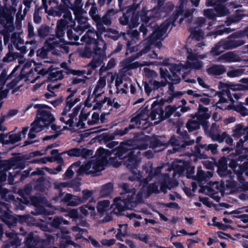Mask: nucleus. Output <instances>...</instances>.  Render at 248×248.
Listing matches in <instances>:
<instances>
[{
  "mask_svg": "<svg viewBox=\"0 0 248 248\" xmlns=\"http://www.w3.org/2000/svg\"><path fill=\"white\" fill-rule=\"evenodd\" d=\"M109 201L108 200L99 202L96 207L98 212L100 214H103L109 206Z\"/></svg>",
  "mask_w": 248,
  "mask_h": 248,
  "instance_id": "c9c22d12",
  "label": "nucleus"
},
{
  "mask_svg": "<svg viewBox=\"0 0 248 248\" xmlns=\"http://www.w3.org/2000/svg\"><path fill=\"white\" fill-rule=\"evenodd\" d=\"M206 17L205 18L204 17L200 16L198 17L196 21L193 23V26L195 25V26H198L199 28H201V27L203 26V25L205 24L206 22L207 21V19H208L209 21L208 22V27H212L215 23V21L217 20V16H205Z\"/></svg>",
  "mask_w": 248,
  "mask_h": 248,
  "instance_id": "b1692460",
  "label": "nucleus"
},
{
  "mask_svg": "<svg viewBox=\"0 0 248 248\" xmlns=\"http://www.w3.org/2000/svg\"><path fill=\"white\" fill-rule=\"evenodd\" d=\"M178 108L175 106L168 105L165 108V114L164 119L169 118L174 112L176 111Z\"/></svg>",
  "mask_w": 248,
  "mask_h": 248,
  "instance_id": "c03bdc74",
  "label": "nucleus"
},
{
  "mask_svg": "<svg viewBox=\"0 0 248 248\" xmlns=\"http://www.w3.org/2000/svg\"><path fill=\"white\" fill-rule=\"evenodd\" d=\"M158 105V102L157 100L155 101L151 105V111L150 114V117L153 121L156 120V117L158 113L157 108V106Z\"/></svg>",
  "mask_w": 248,
  "mask_h": 248,
  "instance_id": "49530a36",
  "label": "nucleus"
},
{
  "mask_svg": "<svg viewBox=\"0 0 248 248\" xmlns=\"http://www.w3.org/2000/svg\"><path fill=\"white\" fill-rule=\"evenodd\" d=\"M148 144L145 142V136L142 134L135 133L133 139L121 142L119 146L109 151L99 147L95 153V155L99 160H106L108 163V158L110 160L119 158L124 161V165L127 169L135 168L140 161V150H146Z\"/></svg>",
  "mask_w": 248,
  "mask_h": 248,
  "instance_id": "f03ea898",
  "label": "nucleus"
},
{
  "mask_svg": "<svg viewBox=\"0 0 248 248\" xmlns=\"http://www.w3.org/2000/svg\"><path fill=\"white\" fill-rule=\"evenodd\" d=\"M240 81L243 83L244 84H235V86L237 88H232V91H244V90H248V78H242Z\"/></svg>",
  "mask_w": 248,
  "mask_h": 248,
  "instance_id": "e433bc0d",
  "label": "nucleus"
},
{
  "mask_svg": "<svg viewBox=\"0 0 248 248\" xmlns=\"http://www.w3.org/2000/svg\"><path fill=\"white\" fill-rule=\"evenodd\" d=\"M123 38L126 41L127 46L129 47L133 42H136L140 39V32L137 30H127L126 33H122Z\"/></svg>",
  "mask_w": 248,
  "mask_h": 248,
  "instance_id": "a211bd4d",
  "label": "nucleus"
},
{
  "mask_svg": "<svg viewBox=\"0 0 248 248\" xmlns=\"http://www.w3.org/2000/svg\"><path fill=\"white\" fill-rule=\"evenodd\" d=\"M208 111L209 109L207 108L203 107L202 104H199L197 121L204 129L208 127L207 120L211 117L210 114L208 113Z\"/></svg>",
  "mask_w": 248,
  "mask_h": 248,
  "instance_id": "4468645a",
  "label": "nucleus"
},
{
  "mask_svg": "<svg viewBox=\"0 0 248 248\" xmlns=\"http://www.w3.org/2000/svg\"><path fill=\"white\" fill-rule=\"evenodd\" d=\"M6 237L8 238L6 241L5 246L6 248L12 247L16 248L21 244L22 239L19 238L18 234L13 232L5 233Z\"/></svg>",
  "mask_w": 248,
  "mask_h": 248,
  "instance_id": "2eb2a0df",
  "label": "nucleus"
},
{
  "mask_svg": "<svg viewBox=\"0 0 248 248\" xmlns=\"http://www.w3.org/2000/svg\"><path fill=\"white\" fill-rule=\"evenodd\" d=\"M56 118L54 115L49 111H39L36 112V115L33 124L39 126L40 130L48 128L50 124L54 123Z\"/></svg>",
  "mask_w": 248,
  "mask_h": 248,
  "instance_id": "6e6552de",
  "label": "nucleus"
},
{
  "mask_svg": "<svg viewBox=\"0 0 248 248\" xmlns=\"http://www.w3.org/2000/svg\"><path fill=\"white\" fill-rule=\"evenodd\" d=\"M113 184L111 182L108 183L102 186L100 191V196L101 197H107L110 195L113 191Z\"/></svg>",
  "mask_w": 248,
  "mask_h": 248,
  "instance_id": "c85d7f7f",
  "label": "nucleus"
},
{
  "mask_svg": "<svg viewBox=\"0 0 248 248\" xmlns=\"http://www.w3.org/2000/svg\"><path fill=\"white\" fill-rule=\"evenodd\" d=\"M120 187L122 189V192L121 193V195L122 196L124 194H128V195H131L132 193L134 194V192H132V191L134 189H130L129 188V185L127 183H123L121 186H120Z\"/></svg>",
  "mask_w": 248,
  "mask_h": 248,
  "instance_id": "680f3d73",
  "label": "nucleus"
},
{
  "mask_svg": "<svg viewBox=\"0 0 248 248\" xmlns=\"http://www.w3.org/2000/svg\"><path fill=\"white\" fill-rule=\"evenodd\" d=\"M24 243L28 248H39L40 240L38 237L34 236L32 232H30L25 238Z\"/></svg>",
  "mask_w": 248,
  "mask_h": 248,
  "instance_id": "5701e85b",
  "label": "nucleus"
},
{
  "mask_svg": "<svg viewBox=\"0 0 248 248\" xmlns=\"http://www.w3.org/2000/svg\"><path fill=\"white\" fill-rule=\"evenodd\" d=\"M82 193L83 194V196L80 197L82 203L86 202L93 195V192L92 191L88 189L83 190Z\"/></svg>",
  "mask_w": 248,
  "mask_h": 248,
  "instance_id": "0e129e2a",
  "label": "nucleus"
},
{
  "mask_svg": "<svg viewBox=\"0 0 248 248\" xmlns=\"http://www.w3.org/2000/svg\"><path fill=\"white\" fill-rule=\"evenodd\" d=\"M239 31L233 32L229 35L227 38L221 39L216 44L210 51V54L216 57L220 55L224 50H230L236 48L246 43V41L241 39L243 37H236L234 34Z\"/></svg>",
  "mask_w": 248,
  "mask_h": 248,
  "instance_id": "20e7f679",
  "label": "nucleus"
},
{
  "mask_svg": "<svg viewBox=\"0 0 248 248\" xmlns=\"http://www.w3.org/2000/svg\"><path fill=\"white\" fill-rule=\"evenodd\" d=\"M95 138L99 140H103L104 142H108L112 140L115 138L114 133L112 134L103 133L99 136H97Z\"/></svg>",
  "mask_w": 248,
  "mask_h": 248,
  "instance_id": "de8ad7c7",
  "label": "nucleus"
},
{
  "mask_svg": "<svg viewBox=\"0 0 248 248\" xmlns=\"http://www.w3.org/2000/svg\"><path fill=\"white\" fill-rule=\"evenodd\" d=\"M207 72L214 75L220 76L226 72V69L222 65H214L208 68Z\"/></svg>",
  "mask_w": 248,
  "mask_h": 248,
  "instance_id": "c756f323",
  "label": "nucleus"
},
{
  "mask_svg": "<svg viewBox=\"0 0 248 248\" xmlns=\"http://www.w3.org/2000/svg\"><path fill=\"white\" fill-rule=\"evenodd\" d=\"M167 85V80L158 81L153 80L152 85L153 86V90L156 91L161 89L162 87H164Z\"/></svg>",
  "mask_w": 248,
  "mask_h": 248,
  "instance_id": "864d4df0",
  "label": "nucleus"
},
{
  "mask_svg": "<svg viewBox=\"0 0 248 248\" xmlns=\"http://www.w3.org/2000/svg\"><path fill=\"white\" fill-rule=\"evenodd\" d=\"M200 123L197 121L192 119L189 120L186 124V127L189 132L200 128Z\"/></svg>",
  "mask_w": 248,
  "mask_h": 248,
  "instance_id": "2f4dec72",
  "label": "nucleus"
},
{
  "mask_svg": "<svg viewBox=\"0 0 248 248\" xmlns=\"http://www.w3.org/2000/svg\"><path fill=\"white\" fill-rule=\"evenodd\" d=\"M172 66V63L170 64V67H169V69L172 74L171 75L169 73L168 70L166 68H163L161 67L159 69L160 71V76L161 78H163L165 80H168V79L170 80L174 78V77H179V74H178L177 72L174 71V72L171 70V67Z\"/></svg>",
  "mask_w": 248,
  "mask_h": 248,
  "instance_id": "393cba45",
  "label": "nucleus"
},
{
  "mask_svg": "<svg viewBox=\"0 0 248 248\" xmlns=\"http://www.w3.org/2000/svg\"><path fill=\"white\" fill-rule=\"evenodd\" d=\"M74 186V184L73 181H71L70 182H60L57 184H55L54 185V188L55 189H58L59 193H63L62 188V187H72Z\"/></svg>",
  "mask_w": 248,
  "mask_h": 248,
  "instance_id": "a19ab883",
  "label": "nucleus"
},
{
  "mask_svg": "<svg viewBox=\"0 0 248 248\" xmlns=\"http://www.w3.org/2000/svg\"><path fill=\"white\" fill-rule=\"evenodd\" d=\"M165 16H140L142 23L140 27V32H142L144 38L146 37L148 31L147 28H151L153 32L145 38L140 45L143 46V48L137 53V57L141 56L147 53L151 49L152 46L158 40H163V36L166 33L169 27L175 26V22L179 16H172V20L167 19L158 26L155 23H150L151 19L157 18L161 19Z\"/></svg>",
  "mask_w": 248,
  "mask_h": 248,
  "instance_id": "7ed1b4c3",
  "label": "nucleus"
},
{
  "mask_svg": "<svg viewBox=\"0 0 248 248\" xmlns=\"http://www.w3.org/2000/svg\"><path fill=\"white\" fill-rule=\"evenodd\" d=\"M170 82L167 80V84L169 85V91L171 93H174V87L173 86L174 84H177L179 83L181 81V78L180 77H174L173 79L170 80Z\"/></svg>",
  "mask_w": 248,
  "mask_h": 248,
  "instance_id": "8fccbe9b",
  "label": "nucleus"
},
{
  "mask_svg": "<svg viewBox=\"0 0 248 248\" xmlns=\"http://www.w3.org/2000/svg\"><path fill=\"white\" fill-rule=\"evenodd\" d=\"M243 73V70L242 69H236L229 71L227 75L230 78H235L241 76Z\"/></svg>",
  "mask_w": 248,
  "mask_h": 248,
  "instance_id": "4d7b16f0",
  "label": "nucleus"
},
{
  "mask_svg": "<svg viewBox=\"0 0 248 248\" xmlns=\"http://www.w3.org/2000/svg\"><path fill=\"white\" fill-rule=\"evenodd\" d=\"M235 55L232 52H228L220 56L219 59L227 62H234Z\"/></svg>",
  "mask_w": 248,
  "mask_h": 248,
  "instance_id": "37998d69",
  "label": "nucleus"
},
{
  "mask_svg": "<svg viewBox=\"0 0 248 248\" xmlns=\"http://www.w3.org/2000/svg\"><path fill=\"white\" fill-rule=\"evenodd\" d=\"M18 195L20 196V198H17L16 202H18V204H16L17 208L20 210H23L25 208L24 204H28L30 203V200L29 197L23 192L22 189H19L18 191Z\"/></svg>",
  "mask_w": 248,
  "mask_h": 248,
  "instance_id": "a878e982",
  "label": "nucleus"
},
{
  "mask_svg": "<svg viewBox=\"0 0 248 248\" xmlns=\"http://www.w3.org/2000/svg\"><path fill=\"white\" fill-rule=\"evenodd\" d=\"M44 197L40 195L31 196L29 198L30 203L35 207H38L43 203Z\"/></svg>",
  "mask_w": 248,
  "mask_h": 248,
  "instance_id": "7c9ffc66",
  "label": "nucleus"
},
{
  "mask_svg": "<svg viewBox=\"0 0 248 248\" xmlns=\"http://www.w3.org/2000/svg\"><path fill=\"white\" fill-rule=\"evenodd\" d=\"M186 172L187 178L196 179V176L193 175L195 173V167L190 162H186Z\"/></svg>",
  "mask_w": 248,
  "mask_h": 248,
  "instance_id": "f704fd0d",
  "label": "nucleus"
},
{
  "mask_svg": "<svg viewBox=\"0 0 248 248\" xmlns=\"http://www.w3.org/2000/svg\"><path fill=\"white\" fill-rule=\"evenodd\" d=\"M82 4L81 0H76L74 5L70 8L68 6L60 5L56 9H52L49 10L48 13V16H71V13L69 11L71 9L74 12L75 16H82L86 14V10L82 9Z\"/></svg>",
  "mask_w": 248,
  "mask_h": 248,
  "instance_id": "423d86ee",
  "label": "nucleus"
},
{
  "mask_svg": "<svg viewBox=\"0 0 248 248\" xmlns=\"http://www.w3.org/2000/svg\"><path fill=\"white\" fill-rule=\"evenodd\" d=\"M186 161H183L182 165H176L174 168V171L180 175H183L186 172Z\"/></svg>",
  "mask_w": 248,
  "mask_h": 248,
  "instance_id": "13d9d810",
  "label": "nucleus"
},
{
  "mask_svg": "<svg viewBox=\"0 0 248 248\" xmlns=\"http://www.w3.org/2000/svg\"><path fill=\"white\" fill-rule=\"evenodd\" d=\"M192 62L187 61L185 62V64H183L181 62H180L178 64L172 63V66L171 70L173 72L174 71L177 72V73L179 74L180 77L181 75V72H184L182 75V78L183 79H185L186 76V73L185 71L188 69H192Z\"/></svg>",
  "mask_w": 248,
  "mask_h": 248,
  "instance_id": "f3484780",
  "label": "nucleus"
},
{
  "mask_svg": "<svg viewBox=\"0 0 248 248\" xmlns=\"http://www.w3.org/2000/svg\"><path fill=\"white\" fill-rule=\"evenodd\" d=\"M141 172L142 173H145V174H147V177L149 180H151L154 176L157 175V173L156 172H154L152 165L149 167L146 165H143L142 166V171Z\"/></svg>",
  "mask_w": 248,
  "mask_h": 248,
  "instance_id": "72a5a7b5",
  "label": "nucleus"
},
{
  "mask_svg": "<svg viewBox=\"0 0 248 248\" xmlns=\"http://www.w3.org/2000/svg\"><path fill=\"white\" fill-rule=\"evenodd\" d=\"M188 24H189V25H187L188 31L190 32L189 37L192 39H194L198 41L202 39L203 38L204 33L201 28H199L198 26H191L190 23H189Z\"/></svg>",
  "mask_w": 248,
  "mask_h": 248,
  "instance_id": "412c9836",
  "label": "nucleus"
},
{
  "mask_svg": "<svg viewBox=\"0 0 248 248\" xmlns=\"http://www.w3.org/2000/svg\"><path fill=\"white\" fill-rule=\"evenodd\" d=\"M33 106L35 108L37 109V111H46V110H45L46 108H48V109L51 108L50 107H49L46 105H45V104H35L34 105H33V104H30L25 108V112H26L27 111L29 110Z\"/></svg>",
  "mask_w": 248,
  "mask_h": 248,
  "instance_id": "a18cd8bd",
  "label": "nucleus"
},
{
  "mask_svg": "<svg viewBox=\"0 0 248 248\" xmlns=\"http://www.w3.org/2000/svg\"><path fill=\"white\" fill-rule=\"evenodd\" d=\"M194 142V140H189L188 141H182L179 137H176L174 135H172L168 142H167L168 145L170 144L174 147V152L184 150L187 146L192 145Z\"/></svg>",
  "mask_w": 248,
  "mask_h": 248,
  "instance_id": "f8f14e48",
  "label": "nucleus"
},
{
  "mask_svg": "<svg viewBox=\"0 0 248 248\" xmlns=\"http://www.w3.org/2000/svg\"><path fill=\"white\" fill-rule=\"evenodd\" d=\"M232 136L234 138L238 139L242 135L244 139H240L236 143L235 146V153L237 155L243 153L248 154V126L244 127L242 124H237L232 130Z\"/></svg>",
  "mask_w": 248,
  "mask_h": 248,
  "instance_id": "39448f33",
  "label": "nucleus"
},
{
  "mask_svg": "<svg viewBox=\"0 0 248 248\" xmlns=\"http://www.w3.org/2000/svg\"><path fill=\"white\" fill-rule=\"evenodd\" d=\"M139 7V4H133L131 5L128 6L125 8L126 11L125 14L129 15H134Z\"/></svg>",
  "mask_w": 248,
  "mask_h": 248,
  "instance_id": "338daca9",
  "label": "nucleus"
},
{
  "mask_svg": "<svg viewBox=\"0 0 248 248\" xmlns=\"http://www.w3.org/2000/svg\"><path fill=\"white\" fill-rule=\"evenodd\" d=\"M135 128V125L133 124H130L128 126L126 127L124 129L117 128L113 133L115 136H119L121 137L128 134L130 130L134 129Z\"/></svg>",
  "mask_w": 248,
  "mask_h": 248,
  "instance_id": "473e14b6",
  "label": "nucleus"
},
{
  "mask_svg": "<svg viewBox=\"0 0 248 248\" xmlns=\"http://www.w3.org/2000/svg\"><path fill=\"white\" fill-rule=\"evenodd\" d=\"M5 204L7 209L0 212V219L7 225L9 228L11 229L16 226L17 219L14 216L7 212V211L9 210V206L7 203H5ZM3 233V230L2 224L0 223V239L2 237Z\"/></svg>",
  "mask_w": 248,
  "mask_h": 248,
  "instance_id": "9b49d317",
  "label": "nucleus"
},
{
  "mask_svg": "<svg viewBox=\"0 0 248 248\" xmlns=\"http://www.w3.org/2000/svg\"><path fill=\"white\" fill-rule=\"evenodd\" d=\"M90 7L89 14L90 16H98L97 14L98 13V9L96 4L94 2H87L85 6L86 10Z\"/></svg>",
  "mask_w": 248,
  "mask_h": 248,
  "instance_id": "79ce46f5",
  "label": "nucleus"
},
{
  "mask_svg": "<svg viewBox=\"0 0 248 248\" xmlns=\"http://www.w3.org/2000/svg\"><path fill=\"white\" fill-rule=\"evenodd\" d=\"M162 138L164 137L159 136H152L150 140V146L153 149L161 147H163L164 148L167 147L168 146V143H167L166 141H161L159 139Z\"/></svg>",
  "mask_w": 248,
  "mask_h": 248,
  "instance_id": "bb28decb",
  "label": "nucleus"
},
{
  "mask_svg": "<svg viewBox=\"0 0 248 248\" xmlns=\"http://www.w3.org/2000/svg\"><path fill=\"white\" fill-rule=\"evenodd\" d=\"M80 149L73 148L69 150L63 152L62 154H66L69 156L80 157Z\"/></svg>",
  "mask_w": 248,
  "mask_h": 248,
  "instance_id": "5fc2aeb1",
  "label": "nucleus"
},
{
  "mask_svg": "<svg viewBox=\"0 0 248 248\" xmlns=\"http://www.w3.org/2000/svg\"><path fill=\"white\" fill-rule=\"evenodd\" d=\"M106 160L98 159L96 161L92 160V170L87 173V175L92 174L95 176L98 175L97 174L105 169V167L107 164L105 163Z\"/></svg>",
  "mask_w": 248,
  "mask_h": 248,
  "instance_id": "aec40b11",
  "label": "nucleus"
},
{
  "mask_svg": "<svg viewBox=\"0 0 248 248\" xmlns=\"http://www.w3.org/2000/svg\"><path fill=\"white\" fill-rule=\"evenodd\" d=\"M217 173L220 177L223 178L228 186H231V184L235 183L233 181L235 173L231 170H228V167L222 168L221 170L217 169Z\"/></svg>",
  "mask_w": 248,
  "mask_h": 248,
  "instance_id": "dca6fc26",
  "label": "nucleus"
},
{
  "mask_svg": "<svg viewBox=\"0 0 248 248\" xmlns=\"http://www.w3.org/2000/svg\"><path fill=\"white\" fill-rule=\"evenodd\" d=\"M207 178V174L202 170L201 166L197 168V177L196 179L198 182L202 183L203 181H206Z\"/></svg>",
  "mask_w": 248,
  "mask_h": 248,
  "instance_id": "58836bf2",
  "label": "nucleus"
},
{
  "mask_svg": "<svg viewBox=\"0 0 248 248\" xmlns=\"http://www.w3.org/2000/svg\"><path fill=\"white\" fill-rule=\"evenodd\" d=\"M31 125L32 126V127L30 129L29 133L28 134V138L29 139H33L35 138L36 135L34 133L39 132L41 131L40 130L39 126H36V124H33L32 123Z\"/></svg>",
  "mask_w": 248,
  "mask_h": 248,
  "instance_id": "052dcab7",
  "label": "nucleus"
},
{
  "mask_svg": "<svg viewBox=\"0 0 248 248\" xmlns=\"http://www.w3.org/2000/svg\"><path fill=\"white\" fill-rule=\"evenodd\" d=\"M64 193H60L56 194L53 200L55 202L66 203L67 205L75 206L82 203L80 197L73 195L70 193H66L63 196Z\"/></svg>",
  "mask_w": 248,
  "mask_h": 248,
  "instance_id": "9d476101",
  "label": "nucleus"
},
{
  "mask_svg": "<svg viewBox=\"0 0 248 248\" xmlns=\"http://www.w3.org/2000/svg\"><path fill=\"white\" fill-rule=\"evenodd\" d=\"M80 157H82L84 158H87L88 157H90V156L92 155V150L87 149V148H83L80 149Z\"/></svg>",
  "mask_w": 248,
  "mask_h": 248,
  "instance_id": "774afa93",
  "label": "nucleus"
},
{
  "mask_svg": "<svg viewBox=\"0 0 248 248\" xmlns=\"http://www.w3.org/2000/svg\"><path fill=\"white\" fill-rule=\"evenodd\" d=\"M80 163L79 162H75L68 168L66 170L65 173L63 175V176L65 179H70L72 178L74 174V172L72 170V167L74 165H76L77 166H78L80 165Z\"/></svg>",
  "mask_w": 248,
  "mask_h": 248,
  "instance_id": "3c124183",
  "label": "nucleus"
},
{
  "mask_svg": "<svg viewBox=\"0 0 248 248\" xmlns=\"http://www.w3.org/2000/svg\"><path fill=\"white\" fill-rule=\"evenodd\" d=\"M75 19L77 20L78 23V26L75 28H74L76 31L78 32L81 31L83 32L86 30H88L87 31H88L91 30L93 28L87 22L88 18L87 16H75Z\"/></svg>",
  "mask_w": 248,
  "mask_h": 248,
  "instance_id": "6ab92c4d",
  "label": "nucleus"
},
{
  "mask_svg": "<svg viewBox=\"0 0 248 248\" xmlns=\"http://www.w3.org/2000/svg\"><path fill=\"white\" fill-rule=\"evenodd\" d=\"M22 139L21 137V134H18V133L16 134H12L9 136V140H6L5 143L6 144H14L19 141H20Z\"/></svg>",
  "mask_w": 248,
  "mask_h": 248,
  "instance_id": "ea45409f",
  "label": "nucleus"
},
{
  "mask_svg": "<svg viewBox=\"0 0 248 248\" xmlns=\"http://www.w3.org/2000/svg\"><path fill=\"white\" fill-rule=\"evenodd\" d=\"M46 43L47 44V48H45L44 46L39 49L37 52V56L42 59H44L47 58L48 52L53 49L55 47L58 46L59 43L56 41H53L52 43H47V42Z\"/></svg>",
  "mask_w": 248,
  "mask_h": 248,
  "instance_id": "4be33fe9",
  "label": "nucleus"
},
{
  "mask_svg": "<svg viewBox=\"0 0 248 248\" xmlns=\"http://www.w3.org/2000/svg\"><path fill=\"white\" fill-rule=\"evenodd\" d=\"M62 222V217H55L52 221L49 223V225L53 228L59 229Z\"/></svg>",
  "mask_w": 248,
  "mask_h": 248,
  "instance_id": "6e6d98bb",
  "label": "nucleus"
},
{
  "mask_svg": "<svg viewBox=\"0 0 248 248\" xmlns=\"http://www.w3.org/2000/svg\"><path fill=\"white\" fill-rule=\"evenodd\" d=\"M63 78L62 73L57 71L55 72H50L47 78V80L49 81H54L58 80V78L62 79Z\"/></svg>",
  "mask_w": 248,
  "mask_h": 248,
  "instance_id": "603ef678",
  "label": "nucleus"
},
{
  "mask_svg": "<svg viewBox=\"0 0 248 248\" xmlns=\"http://www.w3.org/2000/svg\"><path fill=\"white\" fill-rule=\"evenodd\" d=\"M95 22L97 31L94 28L86 31L85 34L81 38L82 44H85L83 49L80 51L82 58H93L89 63V66L93 69H95L100 65L106 57V50L107 44L102 37L105 32L108 34H105L104 37H108L114 41H117L122 35L116 30L108 28L104 26H109L111 24L110 16H91Z\"/></svg>",
  "mask_w": 248,
  "mask_h": 248,
  "instance_id": "f257e3e1",
  "label": "nucleus"
},
{
  "mask_svg": "<svg viewBox=\"0 0 248 248\" xmlns=\"http://www.w3.org/2000/svg\"><path fill=\"white\" fill-rule=\"evenodd\" d=\"M228 158H229L224 156L221 157L217 163L216 166H217V169H220L221 170L222 168H227Z\"/></svg>",
  "mask_w": 248,
  "mask_h": 248,
  "instance_id": "e2e57ef3",
  "label": "nucleus"
},
{
  "mask_svg": "<svg viewBox=\"0 0 248 248\" xmlns=\"http://www.w3.org/2000/svg\"><path fill=\"white\" fill-rule=\"evenodd\" d=\"M49 32V27L46 25H42L38 29V36L41 38H45L48 36Z\"/></svg>",
  "mask_w": 248,
  "mask_h": 248,
  "instance_id": "4c0bfd02",
  "label": "nucleus"
},
{
  "mask_svg": "<svg viewBox=\"0 0 248 248\" xmlns=\"http://www.w3.org/2000/svg\"><path fill=\"white\" fill-rule=\"evenodd\" d=\"M147 191L149 195L153 193H159L158 186L156 183L150 184L147 187Z\"/></svg>",
  "mask_w": 248,
  "mask_h": 248,
  "instance_id": "09e8293b",
  "label": "nucleus"
},
{
  "mask_svg": "<svg viewBox=\"0 0 248 248\" xmlns=\"http://www.w3.org/2000/svg\"><path fill=\"white\" fill-rule=\"evenodd\" d=\"M139 157L140 158V161L139 162L137 166L133 169H128L132 173L133 175L129 176L128 179L131 181H137L140 182V184L142 185L143 187L145 186L148 185L149 181L150 180H148V178L146 177L145 178H143L142 172L140 171H138L137 172L136 170L138 168L139 165L141 161V154L140 150Z\"/></svg>",
  "mask_w": 248,
  "mask_h": 248,
  "instance_id": "ddd939ff",
  "label": "nucleus"
},
{
  "mask_svg": "<svg viewBox=\"0 0 248 248\" xmlns=\"http://www.w3.org/2000/svg\"><path fill=\"white\" fill-rule=\"evenodd\" d=\"M218 145L215 144H199L194 147V151H193V155L199 159H206L209 157V152L212 155H215L217 153Z\"/></svg>",
  "mask_w": 248,
  "mask_h": 248,
  "instance_id": "1a4fd4ad",
  "label": "nucleus"
},
{
  "mask_svg": "<svg viewBox=\"0 0 248 248\" xmlns=\"http://www.w3.org/2000/svg\"><path fill=\"white\" fill-rule=\"evenodd\" d=\"M177 133L179 134L182 141H188L189 140L190 137L186 130L181 132L180 129H177Z\"/></svg>",
  "mask_w": 248,
  "mask_h": 248,
  "instance_id": "69168bd1",
  "label": "nucleus"
},
{
  "mask_svg": "<svg viewBox=\"0 0 248 248\" xmlns=\"http://www.w3.org/2000/svg\"><path fill=\"white\" fill-rule=\"evenodd\" d=\"M244 16H227L225 23L227 26H230L232 23H238Z\"/></svg>",
  "mask_w": 248,
  "mask_h": 248,
  "instance_id": "bf43d9fd",
  "label": "nucleus"
},
{
  "mask_svg": "<svg viewBox=\"0 0 248 248\" xmlns=\"http://www.w3.org/2000/svg\"><path fill=\"white\" fill-rule=\"evenodd\" d=\"M0 197L1 200L7 202L13 201L15 200V196L12 194L11 191L3 187V186L0 185Z\"/></svg>",
  "mask_w": 248,
  "mask_h": 248,
  "instance_id": "cd10ccee",
  "label": "nucleus"
},
{
  "mask_svg": "<svg viewBox=\"0 0 248 248\" xmlns=\"http://www.w3.org/2000/svg\"><path fill=\"white\" fill-rule=\"evenodd\" d=\"M135 194L127 195L126 197L124 196L116 197L114 199V203L115 207L112 212L117 216L124 215L123 212L126 210L131 209L133 206L132 203L135 202Z\"/></svg>",
  "mask_w": 248,
  "mask_h": 248,
  "instance_id": "0eeeda50",
  "label": "nucleus"
}]
</instances>
